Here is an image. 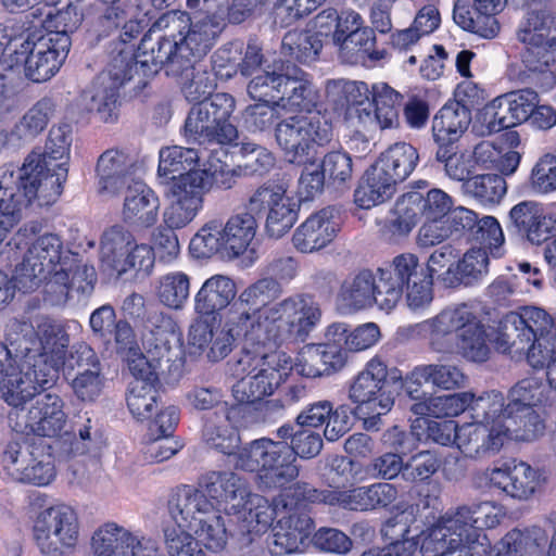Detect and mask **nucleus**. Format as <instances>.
Segmentation results:
<instances>
[{"label":"nucleus","mask_w":556,"mask_h":556,"mask_svg":"<svg viewBox=\"0 0 556 556\" xmlns=\"http://www.w3.org/2000/svg\"><path fill=\"white\" fill-rule=\"evenodd\" d=\"M152 31L167 30L155 42L143 38L138 53L122 51L113 58L109 67L99 74L86 92L88 109L96 112L103 122L117 118L119 88L128 80L142 77L157 71L156 66H166L170 72L188 70L197 63L214 45L222 31V24L214 16L191 20L181 11H168L153 24Z\"/></svg>","instance_id":"nucleus-1"},{"label":"nucleus","mask_w":556,"mask_h":556,"mask_svg":"<svg viewBox=\"0 0 556 556\" xmlns=\"http://www.w3.org/2000/svg\"><path fill=\"white\" fill-rule=\"evenodd\" d=\"M281 290L271 279H258L244 288L237 301L223 314V326L213 329L205 321L191 325L188 333L191 353L200 354L205 348L207 358L218 362L225 358L232 350L233 342L243 338V345L235 363L236 366L250 368L260 359V346L278 324L288 319L293 308L306 295L295 293L280 301Z\"/></svg>","instance_id":"nucleus-2"},{"label":"nucleus","mask_w":556,"mask_h":556,"mask_svg":"<svg viewBox=\"0 0 556 556\" xmlns=\"http://www.w3.org/2000/svg\"><path fill=\"white\" fill-rule=\"evenodd\" d=\"M320 304L306 294L289 314L288 319L278 324L266 339L261 342L260 359L250 368L236 366L233 371L242 378L232 387L236 400L241 403H254L269 396L293 370V362L278 348L288 340L304 342L321 320Z\"/></svg>","instance_id":"nucleus-3"},{"label":"nucleus","mask_w":556,"mask_h":556,"mask_svg":"<svg viewBox=\"0 0 556 556\" xmlns=\"http://www.w3.org/2000/svg\"><path fill=\"white\" fill-rule=\"evenodd\" d=\"M505 517L492 501L451 507L422 532L424 556H508L498 541L492 548L484 529L496 528Z\"/></svg>","instance_id":"nucleus-4"},{"label":"nucleus","mask_w":556,"mask_h":556,"mask_svg":"<svg viewBox=\"0 0 556 556\" xmlns=\"http://www.w3.org/2000/svg\"><path fill=\"white\" fill-rule=\"evenodd\" d=\"M40 353L33 352L27 361H18L0 341V395L17 408L36 396L38 389H48L59 379V366L70 344L64 327L50 319L37 323Z\"/></svg>","instance_id":"nucleus-5"},{"label":"nucleus","mask_w":556,"mask_h":556,"mask_svg":"<svg viewBox=\"0 0 556 556\" xmlns=\"http://www.w3.org/2000/svg\"><path fill=\"white\" fill-rule=\"evenodd\" d=\"M199 486L231 517L240 556H263L260 544L263 533L273 525L270 502L251 492L248 481L230 470L208 471L200 478Z\"/></svg>","instance_id":"nucleus-6"},{"label":"nucleus","mask_w":556,"mask_h":556,"mask_svg":"<svg viewBox=\"0 0 556 556\" xmlns=\"http://www.w3.org/2000/svg\"><path fill=\"white\" fill-rule=\"evenodd\" d=\"M73 141L68 124L53 126L43 152L33 151L22 166L12 163L0 166V189H16L39 205H50L61 195L68 172Z\"/></svg>","instance_id":"nucleus-7"},{"label":"nucleus","mask_w":556,"mask_h":556,"mask_svg":"<svg viewBox=\"0 0 556 556\" xmlns=\"http://www.w3.org/2000/svg\"><path fill=\"white\" fill-rule=\"evenodd\" d=\"M435 353H459L470 362H485L490 355L486 334L478 316L467 304L450 305L414 326Z\"/></svg>","instance_id":"nucleus-8"},{"label":"nucleus","mask_w":556,"mask_h":556,"mask_svg":"<svg viewBox=\"0 0 556 556\" xmlns=\"http://www.w3.org/2000/svg\"><path fill=\"white\" fill-rule=\"evenodd\" d=\"M70 47L71 38L65 31L31 34L25 39L15 37L1 64L9 70L23 66L28 79L43 83L59 72Z\"/></svg>","instance_id":"nucleus-9"},{"label":"nucleus","mask_w":556,"mask_h":556,"mask_svg":"<svg viewBox=\"0 0 556 556\" xmlns=\"http://www.w3.org/2000/svg\"><path fill=\"white\" fill-rule=\"evenodd\" d=\"M504 395L491 390L478 395L471 407L470 422L458 425L456 446L466 456L479 458L498 453L505 445V431L501 428Z\"/></svg>","instance_id":"nucleus-10"},{"label":"nucleus","mask_w":556,"mask_h":556,"mask_svg":"<svg viewBox=\"0 0 556 556\" xmlns=\"http://www.w3.org/2000/svg\"><path fill=\"white\" fill-rule=\"evenodd\" d=\"M256 229V217L248 210L231 215L225 224L211 219L193 236L190 250L199 258L219 255L223 260H235L248 250Z\"/></svg>","instance_id":"nucleus-11"},{"label":"nucleus","mask_w":556,"mask_h":556,"mask_svg":"<svg viewBox=\"0 0 556 556\" xmlns=\"http://www.w3.org/2000/svg\"><path fill=\"white\" fill-rule=\"evenodd\" d=\"M236 467L256 472L266 489L283 488L299 476L294 451L287 442L267 438L253 440L236 454Z\"/></svg>","instance_id":"nucleus-12"},{"label":"nucleus","mask_w":556,"mask_h":556,"mask_svg":"<svg viewBox=\"0 0 556 556\" xmlns=\"http://www.w3.org/2000/svg\"><path fill=\"white\" fill-rule=\"evenodd\" d=\"M519 24L517 39L525 46L521 53L529 71L544 72L556 62V14L549 0H530Z\"/></svg>","instance_id":"nucleus-13"},{"label":"nucleus","mask_w":556,"mask_h":556,"mask_svg":"<svg viewBox=\"0 0 556 556\" xmlns=\"http://www.w3.org/2000/svg\"><path fill=\"white\" fill-rule=\"evenodd\" d=\"M236 102L232 96L215 93L195 103L185 121V137L199 144H229L237 140L238 129L230 121Z\"/></svg>","instance_id":"nucleus-14"},{"label":"nucleus","mask_w":556,"mask_h":556,"mask_svg":"<svg viewBox=\"0 0 556 556\" xmlns=\"http://www.w3.org/2000/svg\"><path fill=\"white\" fill-rule=\"evenodd\" d=\"M295 484L281 493L270 503L274 519L273 538L268 549L274 556H282L299 552L314 531V521L305 510L309 503L293 494Z\"/></svg>","instance_id":"nucleus-15"},{"label":"nucleus","mask_w":556,"mask_h":556,"mask_svg":"<svg viewBox=\"0 0 556 556\" xmlns=\"http://www.w3.org/2000/svg\"><path fill=\"white\" fill-rule=\"evenodd\" d=\"M349 397L357 404L356 414L365 424L375 426L394 405V382L388 379V367L379 357L371 358L350 386Z\"/></svg>","instance_id":"nucleus-16"},{"label":"nucleus","mask_w":556,"mask_h":556,"mask_svg":"<svg viewBox=\"0 0 556 556\" xmlns=\"http://www.w3.org/2000/svg\"><path fill=\"white\" fill-rule=\"evenodd\" d=\"M80 536L76 510L64 503L39 511L34 519L33 540L43 556H66L73 553Z\"/></svg>","instance_id":"nucleus-17"},{"label":"nucleus","mask_w":556,"mask_h":556,"mask_svg":"<svg viewBox=\"0 0 556 556\" xmlns=\"http://www.w3.org/2000/svg\"><path fill=\"white\" fill-rule=\"evenodd\" d=\"M64 261L75 262V255L64 249L61 237L56 233L39 236L30 242L22 263L16 266L15 287L23 292L36 290Z\"/></svg>","instance_id":"nucleus-18"},{"label":"nucleus","mask_w":556,"mask_h":556,"mask_svg":"<svg viewBox=\"0 0 556 556\" xmlns=\"http://www.w3.org/2000/svg\"><path fill=\"white\" fill-rule=\"evenodd\" d=\"M331 124L319 113L289 117L276 127V140L289 163H304L314 147L331 141Z\"/></svg>","instance_id":"nucleus-19"},{"label":"nucleus","mask_w":556,"mask_h":556,"mask_svg":"<svg viewBox=\"0 0 556 556\" xmlns=\"http://www.w3.org/2000/svg\"><path fill=\"white\" fill-rule=\"evenodd\" d=\"M554 315L536 306H526L520 312L507 314L502 324L497 344L504 352L526 354L527 361L532 348L542 337H549Z\"/></svg>","instance_id":"nucleus-20"},{"label":"nucleus","mask_w":556,"mask_h":556,"mask_svg":"<svg viewBox=\"0 0 556 556\" xmlns=\"http://www.w3.org/2000/svg\"><path fill=\"white\" fill-rule=\"evenodd\" d=\"M89 547L92 556H165L156 538L112 520L94 529Z\"/></svg>","instance_id":"nucleus-21"},{"label":"nucleus","mask_w":556,"mask_h":556,"mask_svg":"<svg viewBox=\"0 0 556 556\" xmlns=\"http://www.w3.org/2000/svg\"><path fill=\"white\" fill-rule=\"evenodd\" d=\"M244 208L254 216L267 211L266 231L273 238H281L299 218L300 204L288 193L282 184L266 182L256 188L248 198Z\"/></svg>","instance_id":"nucleus-22"},{"label":"nucleus","mask_w":556,"mask_h":556,"mask_svg":"<svg viewBox=\"0 0 556 556\" xmlns=\"http://www.w3.org/2000/svg\"><path fill=\"white\" fill-rule=\"evenodd\" d=\"M163 223L170 230L188 227L203 211L205 195L187 174L173 176L166 191Z\"/></svg>","instance_id":"nucleus-23"},{"label":"nucleus","mask_w":556,"mask_h":556,"mask_svg":"<svg viewBox=\"0 0 556 556\" xmlns=\"http://www.w3.org/2000/svg\"><path fill=\"white\" fill-rule=\"evenodd\" d=\"M16 417L24 419V424L16 425L18 431L49 438L59 435L67 420L63 400L51 392L37 394L30 408L16 412Z\"/></svg>","instance_id":"nucleus-24"},{"label":"nucleus","mask_w":556,"mask_h":556,"mask_svg":"<svg viewBox=\"0 0 556 556\" xmlns=\"http://www.w3.org/2000/svg\"><path fill=\"white\" fill-rule=\"evenodd\" d=\"M384 299L380 277L376 278L368 269L349 275L340 285L337 294V304L343 313H355L377 305L380 309L390 312L380 300Z\"/></svg>","instance_id":"nucleus-25"},{"label":"nucleus","mask_w":556,"mask_h":556,"mask_svg":"<svg viewBox=\"0 0 556 556\" xmlns=\"http://www.w3.org/2000/svg\"><path fill=\"white\" fill-rule=\"evenodd\" d=\"M424 384L441 391H455L467 387L468 376L459 365L452 362L422 364L416 366L406 378L408 396L420 400Z\"/></svg>","instance_id":"nucleus-26"},{"label":"nucleus","mask_w":556,"mask_h":556,"mask_svg":"<svg viewBox=\"0 0 556 556\" xmlns=\"http://www.w3.org/2000/svg\"><path fill=\"white\" fill-rule=\"evenodd\" d=\"M243 412V405H219L204 425L203 440L205 444L224 455L239 452L241 439L237 427Z\"/></svg>","instance_id":"nucleus-27"},{"label":"nucleus","mask_w":556,"mask_h":556,"mask_svg":"<svg viewBox=\"0 0 556 556\" xmlns=\"http://www.w3.org/2000/svg\"><path fill=\"white\" fill-rule=\"evenodd\" d=\"M338 211L332 206L312 213L294 231V248L302 253H313L326 248L339 231Z\"/></svg>","instance_id":"nucleus-28"},{"label":"nucleus","mask_w":556,"mask_h":556,"mask_svg":"<svg viewBox=\"0 0 556 556\" xmlns=\"http://www.w3.org/2000/svg\"><path fill=\"white\" fill-rule=\"evenodd\" d=\"M160 199L143 181L127 185L122 207V220L134 229H148L159 219Z\"/></svg>","instance_id":"nucleus-29"},{"label":"nucleus","mask_w":556,"mask_h":556,"mask_svg":"<svg viewBox=\"0 0 556 556\" xmlns=\"http://www.w3.org/2000/svg\"><path fill=\"white\" fill-rule=\"evenodd\" d=\"M488 478L492 486L517 500L530 498L543 483L540 470L523 462L493 468Z\"/></svg>","instance_id":"nucleus-30"},{"label":"nucleus","mask_w":556,"mask_h":556,"mask_svg":"<svg viewBox=\"0 0 556 556\" xmlns=\"http://www.w3.org/2000/svg\"><path fill=\"white\" fill-rule=\"evenodd\" d=\"M429 270L420 265L413 253L395 256L389 268L379 269L384 299L380 302L387 307H395L403 294V287L418 279Z\"/></svg>","instance_id":"nucleus-31"},{"label":"nucleus","mask_w":556,"mask_h":556,"mask_svg":"<svg viewBox=\"0 0 556 556\" xmlns=\"http://www.w3.org/2000/svg\"><path fill=\"white\" fill-rule=\"evenodd\" d=\"M346 362V351L343 348L320 343L307 345L293 363V369L307 378L330 375L341 369Z\"/></svg>","instance_id":"nucleus-32"},{"label":"nucleus","mask_w":556,"mask_h":556,"mask_svg":"<svg viewBox=\"0 0 556 556\" xmlns=\"http://www.w3.org/2000/svg\"><path fill=\"white\" fill-rule=\"evenodd\" d=\"M207 495L200 488L191 485H181L172 494L168 502V510L173 522L194 528L200 519L205 518L214 510L213 504L207 500Z\"/></svg>","instance_id":"nucleus-33"},{"label":"nucleus","mask_w":556,"mask_h":556,"mask_svg":"<svg viewBox=\"0 0 556 556\" xmlns=\"http://www.w3.org/2000/svg\"><path fill=\"white\" fill-rule=\"evenodd\" d=\"M299 498H304L311 504L324 503L331 506H339L349 510H369L368 488L356 486L350 490L326 489L317 490L306 482L295 483L293 490Z\"/></svg>","instance_id":"nucleus-34"},{"label":"nucleus","mask_w":556,"mask_h":556,"mask_svg":"<svg viewBox=\"0 0 556 556\" xmlns=\"http://www.w3.org/2000/svg\"><path fill=\"white\" fill-rule=\"evenodd\" d=\"M237 286L229 276L216 274L207 278L194 295V309L202 315L229 308L238 298Z\"/></svg>","instance_id":"nucleus-35"},{"label":"nucleus","mask_w":556,"mask_h":556,"mask_svg":"<svg viewBox=\"0 0 556 556\" xmlns=\"http://www.w3.org/2000/svg\"><path fill=\"white\" fill-rule=\"evenodd\" d=\"M134 166L132 159L124 151L110 149L103 152L97 163L98 191L116 194L127 182Z\"/></svg>","instance_id":"nucleus-36"},{"label":"nucleus","mask_w":556,"mask_h":556,"mask_svg":"<svg viewBox=\"0 0 556 556\" xmlns=\"http://www.w3.org/2000/svg\"><path fill=\"white\" fill-rule=\"evenodd\" d=\"M399 182L377 161L368 168L355 190V203L362 208H371L390 199Z\"/></svg>","instance_id":"nucleus-37"},{"label":"nucleus","mask_w":556,"mask_h":556,"mask_svg":"<svg viewBox=\"0 0 556 556\" xmlns=\"http://www.w3.org/2000/svg\"><path fill=\"white\" fill-rule=\"evenodd\" d=\"M478 401V395L470 391L452 394L429 395L412 405L410 410L416 416H432L435 418L456 417L465 410L471 412Z\"/></svg>","instance_id":"nucleus-38"},{"label":"nucleus","mask_w":556,"mask_h":556,"mask_svg":"<svg viewBox=\"0 0 556 556\" xmlns=\"http://www.w3.org/2000/svg\"><path fill=\"white\" fill-rule=\"evenodd\" d=\"M279 102L281 106L311 112L319 104L320 92L306 73L294 70L292 75L286 74Z\"/></svg>","instance_id":"nucleus-39"},{"label":"nucleus","mask_w":556,"mask_h":556,"mask_svg":"<svg viewBox=\"0 0 556 556\" xmlns=\"http://www.w3.org/2000/svg\"><path fill=\"white\" fill-rule=\"evenodd\" d=\"M471 121L468 108L458 101L446 103L433 118L432 131L442 144L451 143L466 131Z\"/></svg>","instance_id":"nucleus-40"},{"label":"nucleus","mask_w":556,"mask_h":556,"mask_svg":"<svg viewBox=\"0 0 556 556\" xmlns=\"http://www.w3.org/2000/svg\"><path fill=\"white\" fill-rule=\"evenodd\" d=\"M187 175L204 195L214 188L230 190L237 184V179L243 176L239 165L229 166L215 156H211L198 172H191Z\"/></svg>","instance_id":"nucleus-41"},{"label":"nucleus","mask_w":556,"mask_h":556,"mask_svg":"<svg viewBox=\"0 0 556 556\" xmlns=\"http://www.w3.org/2000/svg\"><path fill=\"white\" fill-rule=\"evenodd\" d=\"M549 383L540 378H526L516 383L509 391V402L505 403L506 412L514 414L515 410L543 412V408L551 400Z\"/></svg>","instance_id":"nucleus-42"},{"label":"nucleus","mask_w":556,"mask_h":556,"mask_svg":"<svg viewBox=\"0 0 556 556\" xmlns=\"http://www.w3.org/2000/svg\"><path fill=\"white\" fill-rule=\"evenodd\" d=\"M543 412L515 410L514 414L506 412L505 406L502 410L501 428L505 433V444L510 441H533L543 434L545 430Z\"/></svg>","instance_id":"nucleus-43"},{"label":"nucleus","mask_w":556,"mask_h":556,"mask_svg":"<svg viewBox=\"0 0 556 556\" xmlns=\"http://www.w3.org/2000/svg\"><path fill=\"white\" fill-rule=\"evenodd\" d=\"M488 264L489 258L483 249H471L455 265L446 268L441 280L450 288L460 283L470 285L486 273Z\"/></svg>","instance_id":"nucleus-44"},{"label":"nucleus","mask_w":556,"mask_h":556,"mask_svg":"<svg viewBox=\"0 0 556 556\" xmlns=\"http://www.w3.org/2000/svg\"><path fill=\"white\" fill-rule=\"evenodd\" d=\"M14 479L17 482L37 486L49 485L56 477L54 457L51 447L42 439L33 452L28 465Z\"/></svg>","instance_id":"nucleus-45"},{"label":"nucleus","mask_w":556,"mask_h":556,"mask_svg":"<svg viewBox=\"0 0 556 556\" xmlns=\"http://www.w3.org/2000/svg\"><path fill=\"white\" fill-rule=\"evenodd\" d=\"M135 236L123 225L106 228L100 239V260L102 265L112 273L118 267L119 261L126 255Z\"/></svg>","instance_id":"nucleus-46"},{"label":"nucleus","mask_w":556,"mask_h":556,"mask_svg":"<svg viewBox=\"0 0 556 556\" xmlns=\"http://www.w3.org/2000/svg\"><path fill=\"white\" fill-rule=\"evenodd\" d=\"M419 161L415 147L406 142H396L379 157V164L400 184L410 176Z\"/></svg>","instance_id":"nucleus-47"},{"label":"nucleus","mask_w":556,"mask_h":556,"mask_svg":"<svg viewBox=\"0 0 556 556\" xmlns=\"http://www.w3.org/2000/svg\"><path fill=\"white\" fill-rule=\"evenodd\" d=\"M54 108V102L50 98L38 100L14 125L12 135L21 140H33L46 129Z\"/></svg>","instance_id":"nucleus-48"},{"label":"nucleus","mask_w":556,"mask_h":556,"mask_svg":"<svg viewBox=\"0 0 556 556\" xmlns=\"http://www.w3.org/2000/svg\"><path fill=\"white\" fill-rule=\"evenodd\" d=\"M453 20L464 30L483 38L495 37L500 29L495 17L471 9L465 0L454 1Z\"/></svg>","instance_id":"nucleus-49"},{"label":"nucleus","mask_w":556,"mask_h":556,"mask_svg":"<svg viewBox=\"0 0 556 556\" xmlns=\"http://www.w3.org/2000/svg\"><path fill=\"white\" fill-rule=\"evenodd\" d=\"M41 439L35 437L16 435L10 440L2 452L1 464L4 472L13 480L23 472L28 465L30 456Z\"/></svg>","instance_id":"nucleus-50"},{"label":"nucleus","mask_w":556,"mask_h":556,"mask_svg":"<svg viewBox=\"0 0 556 556\" xmlns=\"http://www.w3.org/2000/svg\"><path fill=\"white\" fill-rule=\"evenodd\" d=\"M463 190L482 205H494L503 199L507 186L501 175L481 174L467 179L463 184Z\"/></svg>","instance_id":"nucleus-51"},{"label":"nucleus","mask_w":556,"mask_h":556,"mask_svg":"<svg viewBox=\"0 0 556 556\" xmlns=\"http://www.w3.org/2000/svg\"><path fill=\"white\" fill-rule=\"evenodd\" d=\"M166 74L180 78L182 92L189 102H200L206 99L214 89V79L212 75L197 63H191L190 68H179L177 72H170L166 67Z\"/></svg>","instance_id":"nucleus-52"},{"label":"nucleus","mask_w":556,"mask_h":556,"mask_svg":"<svg viewBox=\"0 0 556 556\" xmlns=\"http://www.w3.org/2000/svg\"><path fill=\"white\" fill-rule=\"evenodd\" d=\"M157 400L159 392L155 383L142 379H134L129 382L126 402L134 418L149 419L157 408Z\"/></svg>","instance_id":"nucleus-53"},{"label":"nucleus","mask_w":556,"mask_h":556,"mask_svg":"<svg viewBox=\"0 0 556 556\" xmlns=\"http://www.w3.org/2000/svg\"><path fill=\"white\" fill-rule=\"evenodd\" d=\"M420 200V194L410 192L402 197L395 205V217L386 225V235L392 241L406 237L417 224L416 202Z\"/></svg>","instance_id":"nucleus-54"},{"label":"nucleus","mask_w":556,"mask_h":556,"mask_svg":"<svg viewBox=\"0 0 556 556\" xmlns=\"http://www.w3.org/2000/svg\"><path fill=\"white\" fill-rule=\"evenodd\" d=\"M321 47V41L314 33L291 30L282 39L281 51L290 59L308 63L316 60Z\"/></svg>","instance_id":"nucleus-55"},{"label":"nucleus","mask_w":556,"mask_h":556,"mask_svg":"<svg viewBox=\"0 0 556 556\" xmlns=\"http://www.w3.org/2000/svg\"><path fill=\"white\" fill-rule=\"evenodd\" d=\"M371 100L375 104V116L382 129L392 128L399 124V106L402 96L384 83L372 86Z\"/></svg>","instance_id":"nucleus-56"},{"label":"nucleus","mask_w":556,"mask_h":556,"mask_svg":"<svg viewBox=\"0 0 556 556\" xmlns=\"http://www.w3.org/2000/svg\"><path fill=\"white\" fill-rule=\"evenodd\" d=\"M190 278L182 271H173L160 277L156 294L161 303L174 309L181 308L189 299Z\"/></svg>","instance_id":"nucleus-57"},{"label":"nucleus","mask_w":556,"mask_h":556,"mask_svg":"<svg viewBox=\"0 0 556 556\" xmlns=\"http://www.w3.org/2000/svg\"><path fill=\"white\" fill-rule=\"evenodd\" d=\"M199 152L191 148L167 147L160 151L159 172L167 174H189L198 172Z\"/></svg>","instance_id":"nucleus-58"},{"label":"nucleus","mask_w":556,"mask_h":556,"mask_svg":"<svg viewBox=\"0 0 556 556\" xmlns=\"http://www.w3.org/2000/svg\"><path fill=\"white\" fill-rule=\"evenodd\" d=\"M412 434L418 441L432 440L441 445L456 443L458 425L455 421H435L427 416H417L410 426Z\"/></svg>","instance_id":"nucleus-59"},{"label":"nucleus","mask_w":556,"mask_h":556,"mask_svg":"<svg viewBox=\"0 0 556 556\" xmlns=\"http://www.w3.org/2000/svg\"><path fill=\"white\" fill-rule=\"evenodd\" d=\"M328 98L338 106L364 105L370 101L372 89L363 81L333 80L326 86Z\"/></svg>","instance_id":"nucleus-60"},{"label":"nucleus","mask_w":556,"mask_h":556,"mask_svg":"<svg viewBox=\"0 0 556 556\" xmlns=\"http://www.w3.org/2000/svg\"><path fill=\"white\" fill-rule=\"evenodd\" d=\"M189 530L193 531L198 540L213 552L222 551L227 544L228 531L223 517L215 510L200 519L199 525H194V528Z\"/></svg>","instance_id":"nucleus-61"},{"label":"nucleus","mask_w":556,"mask_h":556,"mask_svg":"<svg viewBox=\"0 0 556 556\" xmlns=\"http://www.w3.org/2000/svg\"><path fill=\"white\" fill-rule=\"evenodd\" d=\"M333 23H336L333 34L336 45H339L345 37L365 26L362 15L353 10H345L338 14L336 10L329 9L320 12L316 16V25L320 28Z\"/></svg>","instance_id":"nucleus-62"},{"label":"nucleus","mask_w":556,"mask_h":556,"mask_svg":"<svg viewBox=\"0 0 556 556\" xmlns=\"http://www.w3.org/2000/svg\"><path fill=\"white\" fill-rule=\"evenodd\" d=\"M188 530L176 522L163 527V542L168 556H205Z\"/></svg>","instance_id":"nucleus-63"},{"label":"nucleus","mask_w":556,"mask_h":556,"mask_svg":"<svg viewBox=\"0 0 556 556\" xmlns=\"http://www.w3.org/2000/svg\"><path fill=\"white\" fill-rule=\"evenodd\" d=\"M437 161L443 164L446 176L463 184L475 172L470 150L452 151L447 147H440L437 151Z\"/></svg>","instance_id":"nucleus-64"}]
</instances>
